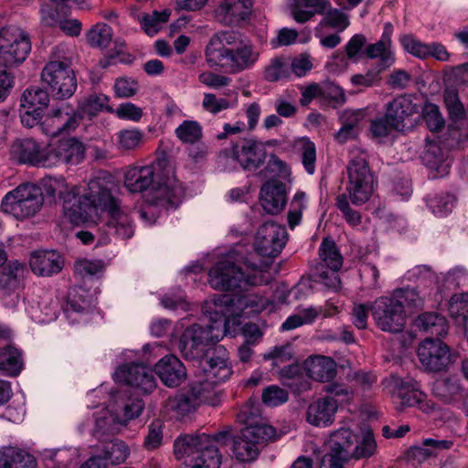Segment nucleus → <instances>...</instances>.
I'll return each mask as SVG.
<instances>
[{
  "instance_id": "69168bd1",
  "label": "nucleus",
  "mask_w": 468,
  "mask_h": 468,
  "mask_svg": "<svg viewBox=\"0 0 468 468\" xmlns=\"http://www.w3.org/2000/svg\"><path fill=\"white\" fill-rule=\"evenodd\" d=\"M337 271L324 270L323 265L314 267V276L317 278L318 282L332 291H338L341 288V281Z\"/></svg>"
},
{
  "instance_id": "13d9d810",
  "label": "nucleus",
  "mask_w": 468,
  "mask_h": 468,
  "mask_svg": "<svg viewBox=\"0 0 468 468\" xmlns=\"http://www.w3.org/2000/svg\"><path fill=\"white\" fill-rule=\"evenodd\" d=\"M107 102L108 98L103 94L89 95L79 103L80 115L94 116L107 105Z\"/></svg>"
},
{
  "instance_id": "338daca9",
  "label": "nucleus",
  "mask_w": 468,
  "mask_h": 468,
  "mask_svg": "<svg viewBox=\"0 0 468 468\" xmlns=\"http://www.w3.org/2000/svg\"><path fill=\"white\" fill-rule=\"evenodd\" d=\"M397 299L400 300V303L412 308H421L423 305V298L420 295L415 288L404 287L393 291Z\"/></svg>"
},
{
  "instance_id": "e2e57ef3",
  "label": "nucleus",
  "mask_w": 468,
  "mask_h": 468,
  "mask_svg": "<svg viewBox=\"0 0 468 468\" xmlns=\"http://www.w3.org/2000/svg\"><path fill=\"white\" fill-rule=\"evenodd\" d=\"M397 125L386 114L371 121L370 133L373 138H385L393 132H399Z\"/></svg>"
},
{
  "instance_id": "f704fd0d",
  "label": "nucleus",
  "mask_w": 468,
  "mask_h": 468,
  "mask_svg": "<svg viewBox=\"0 0 468 468\" xmlns=\"http://www.w3.org/2000/svg\"><path fill=\"white\" fill-rule=\"evenodd\" d=\"M144 409V402L138 397L122 399L112 407V412L116 422L125 424L140 416Z\"/></svg>"
},
{
  "instance_id": "7c9ffc66",
  "label": "nucleus",
  "mask_w": 468,
  "mask_h": 468,
  "mask_svg": "<svg viewBox=\"0 0 468 468\" xmlns=\"http://www.w3.org/2000/svg\"><path fill=\"white\" fill-rule=\"evenodd\" d=\"M417 112V106L407 96H399L386 106V115L402 131L405 121Z\"/></svg>"
},
{
  "instance_id": "4468645a",
  "label": "nucleus",
  "mask_w": 468,
  "mask_h": 468,
  "mask_svg": "<svg viewBox=\"0 0 468 468\" xmlns=\"http://www.w3.org/2000/svg\"><path fill=\"white\" fill-rule=\"evenodd\" d=\"M185 196V190L174 175L158 177L145 197L151 207L167 208L176 207Z\"/></svg>"
},
{
  "instance_id": "cd10ccee",
  "label": "nucleus",
  "mask_w": 468,
  "mask_h": 468,
  "mask_svg": "<svg viewBox=\"0 0 468 468\" xmlns=\"http://www.w3.org/2000/svg\"><path fill=\"white\" fill-rule=\"evenodd\" d=\"M156 179L154 165L133 166L125 172L124 186L132 193H141L151 188Z\"/></svg>"
},
{
  "instance_id": "bf43d9fd",
  "label": "nucleus",
  "mask_w": 468,
  "mask_h": 468,
  "mask_svg": "<svg viewBox=\"0 0 468 468\" xmlns=\"http://www.w3.org/2000/svg\"><path fill=\"white\" fill-rule=\"evenodd\" d=\"M399 42L404 50L412 56L421 59L429 57V44L421 42L413 35H403L399 37Z\"/></svg>"
},
{
  "instance_id": "09e8293b",
  "label": "nucleus",
  "mask_w": 468,
  "mask_h": 468,
  "mask_svg": "<svg viewBox=\"0 0 468 468\" xmlns=\"http://www.w3.org/2000/svg\"><path fill=\"white\" fill-rule=\"evenodd\" d=\"M294 146L300 153L304 170L309 175H313L315 171L316 163V148L314 144L308 138L303 137L294 142Z\"/></svg>"
},
{
  "instance_id": "58836bf2",
  "label": "nucleus",
  "mask_w": 468,
  "mask_h": 468,
  "mask_svg": "<svg viewBox=\"0 0 468 468\" xmlns=\"http://www.w3.org/2000/svg\"><path fill=\"white\" fill-rule=\"evenodd\" d=\"M377 442L370 429H361L356 434L350 458L368 459L377 452Z\"/></svg>"
},
{
  "instance_id": "dca6fc26",
  "label": "nucleus",
  "mask_w": 468,
  "mask_h": 468,
  "mask_svg": "<svg viewBox=\"0 0 468 468\" xmlns=\"http://www.w3.org/2000/svg\"><path fill=\"white\" fill-rule=\"evenodd\" d=\"M417 325L424 332L435 335L436 337H427L420 344L423 351H450L447 344L443 343L441 336L447 334L448 325L446 319L437 313H424L419 315Z\"/></svg>"
},
{
  "instance_id": "6e6552de",
  "label": "nucleus",
  "mask_w": 468,
  "mask_h": 468,
  "mask_svg": "<svg viewBox=\"0 0 468 468\" xmlns=\"http://www.w3.org/2000/svg\"><path fill=\"white\" fill-rule=\"evenodd\" d=\"M44 202L39 187L33 184H23L9 191L2 199L1 208L16 219H25L36 215Z\"/></svg>"
},
{
  "instance_id": "20e7f679",
  "label": "nucleus",
  "mask_w": 468,
  "mask_h": 468,
  "mask_svg": "<svg viewBox=\"0 0 468 468\" xmlns=\"http://www.w3.org/2000/svg\"><path fill=\"white\" fill-rule=\"evenodd\" d=\"M259 58L260 53L253 44L234 31L214 34L205 48L208 67L228 74H238L253 68Z\"/></svg>"
},
{
  "instance_id": "5701e85b",
  "label": "nucleus",
  "mask_w": 468,
  "mask_h": 468,
  "mask_svg": "<svg viewBox=\"0 0 468 468\" xmlns=\"http://www.w3.org/2000/svg\"><path fill=\"white\" fill-rule=\"evenodd\" d=\"M338 410L337 400L330 396L320 398L307 409L306 420L316 427L330 426Z\"/></svg>"
},
{
  "instance_id": "bb28decb",
  "label": "nucleus",
  "mask_w": 468,
  "mask_h": 468,
  "mask_svg": "<svg viewBox=\"0 0 468 468\" xmlns=\"http://www.w3.org/2000/svg\"><path fill=\"white\" fill-rule=\"evenodd\" d=\"M356 434L357 432L348 428H341L334 431L327 441L331 452L325 456H332L341 463L350 459Z\"/></svg>"
},
{
  "instance_id": "c9c22d12",
  "label": "nucleus",
  "mask_w": 468,
  "mask_h": 468,
  "mask_svg": "<svg viewBox=\"0 0 468 468\" xmlns=\"http://www.w3.org/2000/svg\"><path fill=\"white\" fill-rule=\"evenodd\" d=\"M419 360L426 371L446 370L458 358V353H417Z\"/></svg>"
},
{
  "instance_id": "ea45409f",
  "label": "nucleus",
  "mask_w": 468,
  "mask_h": 468,
  "mask_svg": "<svg viewBox=\"0 0 468 468\" xmlns=\"http://www.w3.org/2000/svg\"><path fill=\"white\" fill-rule=\"evenodd\" d=\"M433 394L442 401L451 403L462 397L459 378L455 377L437 379L432 388Z\"/></svg>"
},
{
  "instance_id": "f257e3e1",
  "label": "nucleus",
  "mask_w": 468,
  "mask_h": 468,
  "mask_svg": "<svg viewBox=\"0 0 468 468\" xmlns=\"http://www.w3.org/2000/svg\"><path fill=\"white\" fill-rule=\"evenodd\" d=\"M53 194L62 201L64 217L72 224L97 223L108 218L105 231L120 239H128L134 234L130 215L121 207V202L112 192V182L106 173L92 177L84 189L69 186L63 177L53 178L49 184Z\"/></svg>"
},
{
  "instance_id": "8fccbe9b",
  "label": "nucleus",
  "mask_w": 468,
  "mask_h": 468,
  "mask_svg": "<svg viewBox=\"0 0 468 468\" xmlns=\"http://www.w3.org/2000/svg\"><path fill=\"white\" fill-rule=\"evenodd\" d=\"M403 279L408 282H418L424 287H430L439 282V276L428 265L413 267L405 273Z\"/></svg>"
},
{
  "instance_id": "774afa93",
  "label": "nucleus",
  "mask_w": 468,
  "mask_h": 468,
  "mask_svg": "<svg viewBox=\"0 0 468 468\" xmlns=\"http://www.w3.org/2000/svg\"><path fill=\"white\" fill-rule=\"evenodd\" d=\"M262 336L258 325L254 324H246L241 328L240 337L242 339L241 346H239L238 351H248L250 346H254L258 343Z\"/></svg>"
},
{
  "instance_id": "79ce46f5",
  "label": "nucleus",
  "mask_w": 468,
  "mask_h": 468,
  "mask_svg": "<svg viewBox=\"0 0 468 468\" xmlns=\"http://www.w3.org/2000/svg\"><path fill=\"white\" fill-rule=\"evenodd\" d=\"M292 69V61L290 57L277 56L265 68L264 79L268 81H278L289 78Z\"/></svg>"
},
{
  "instance_id": "4be33fe9",
  "label": "nucleus",
  "mask_w": 468,
  "mask_h": 468,
  "mask_svg": "<svg viewBox=\"0 0 468 468\" xmlns=\"http://www.w3.org/2000/svg\"><path fill=\"white\" fill-rule=\"evenodd\" d=\"M424 165L430 170L432 179L443 177L449 174L451 161L447 151L435 142L428 143L421 155Z\"/></svg>"
},
{
  "instance_id": "39448f33",
  "label": "nucleus",
  "mask_w": 468,
  "mask_h": 468,
  "mask_svg": "<svg viewBox=\"0 0 468 468\" xmlns=\"http://www.w3.org/2000/svg\"><path fill=\"white\" fill-rule=\"evenodd\" d=\"M229 431H222L213 436L205 433L181 436L175 441V454L184 459L181 468H219L222 456L218 447L227 443Z\"/></svg>"
},
{
  "instance_id": "680f3d73",
  "label": "nucleus",
  "mask_w": 468,
  "mask_h": 468,
  "mask_svg": "<svg viewBox=\"0 0 468 468\" xmlns=\"http://www.w3.org/2000/svg\"><path fill=\"white\" fill-rule=\"evenodd\" d=\"M200 405L197 399L190 394V390L187 393L177 394L174 398L169 399V406L181 415H186Z\"/></svg>"
},
{
  "instance_id": "de8ad7c7",
  "label": "nucleus",
  "mask_w": 468,
  "mask_h": 468,
  "mask_svg": "<svg viewBox=\"0 0 468 468\" xmlns=\"http://www.w3.org/2000/svg\"><path fill=\"white\" fill-rule=\"evenodd\" d=\"M455 201L456 199L453 195L443 192L435 194L426 199L427 206L431 211L438 217H444L451 213Z\"/></svg>"
},
{
  "instance_id": "0eeeda50",
  "label": "nucleus",
  "mask_w": 468,
  "mask_h": 468,
  "mask_svg": "<svg viewBox=\"0 0 468 468\" xmlns=\"http://www.w3.org/2000/svg\"><path fill=\"white\" fill-rule=\"evenodd\" d=\"M346 192L350 202L360 206L367 202L374 191V176L364 152L353 153L346 166Z\"/></svg>"
},
{
  "instance_id": "393cba45",
  "label": "nucleus",
  "mask_w": 468,
  "mask_h": 468,
  "mask_svg": "<svg viewBox=\"0 0 468 468\" xmlns=\"http://www.w3.org/2000/svg\"><path fill=\"white\" fill-rule=\"evenodd\" d=\"M63 259L55 250H37L31 254L29 266L37 276L48 277L58 273L63 268Z\"/></svg>"
},
{
  "instance_id": "49530a36",
  "label": "nucleus",
  "mask_w": 468,
  "mask_h": 468,
  "mask_svg": "<svg viewBox=\"0 0 468 468\" xmlns=\"http://www.w3.org/2000/svg\"><path fill=\"white\" fill-rule=\"evenodd\" d=\"M48 101L49 97L45 90L37 86L30 87L22 94L21 108L37 109L43 112V109L47 107Z\"/></svg>"
},
{
  "instance_id": "5fc2aeb1",
  "label": "nucleus",
  "mask_w": 468,
  "mask_h": 468,
  "mask_svg": "<svg viewBox=\"0 0 468 468\" xmlns=\"http://www.w3.org/2000/svg\"><path fill=\"white\" fill-rule=\"evenodd\" d=\"M58 310V301L48 299L39 303L37 309L33 310L31 315L37 323L45 324L56 320Z\"/></svg>"
},
{
  "instance_id": "c756f323",
  "label": "nucleus",
  "mask_w": 468,
  "mask_h": 468,
  "mask_svg": "<svg viewBox=\"0 0 468 468\" xmlns=\"http://www.w3.org/2000/svg\"><path fill=\"white\" fill-rule=\"evenodd\" d=\"M308 376L320 382H329L336 376L335 362L324 356H312L304 362Z\"/></svg>"
},
{
  "instance_id": "6ab92c4d",
  "label": "nucleus",
  "mask_w": 468,
  "mask_h": 468,
  "mask_svg": "<svg viewBox=\"0 0 468 468\" xmlns=\"http://www.w3.org/2000/svg\"><path fill=\"white\" fill-rule=\"evenodd\" d=\"M199 373L222 383L233 373L231 363L225 353H200Z\"/></svg>"
},
{
  "instance_id": "1a4fd4ad",
  "label": "nucleus",
  "mask_w": 468,
  "mask_h": 468,
  "mask_svg": "<svg viewBox=\"0 0 468 468\" xmlns=\"http://www.w3.org/2000/svg\"><path fill=\"white\" fill-rule=\"evenodd\" d=\"M266 153L252 140L233 144L223 149L218 156V164L224 170L231 171L241 166L244 170L255 171L265 161Z\"/></svg>"
},
{
  "instance_id": "f03ea898",
  "label": "nucleus",
  "mask_w": 468,
  "mask_h": 468,
  "mask_svg": "<svg viewBox=\"0 0 468 468\" xmlns=\"http://www.w3.org/2000/svg\"><path fill=\"white\" fill-rule=\"evenodd\" d=\"M285 229L274 222L262 224L255 236L254 254L240 266L241 257L232 250L209 270L208 283L213 289L245 288L248 285L269 283L272 279L270 268L286 243Z\"/></svg>"
},
{
  "instance_id": "37998d69",
  "label": "nucleus",
  "mask_w": 468,
  "mask_h": 468,
  "mask_svg": "<svg viewBox=\"0 0 468 468\" xmlns=\"http://www.w3.org/2000/svg\"><path fill=\"white\" fill-rule=\"evenodd\" d=\"M144 133L137 128L122 129L116 133V146L122 152H132L144 144Z\"/></svg>"
},
{
  "instance_id": "2f4dec72",
  "label": "nucleus",
  "mask_w": 468,
  "mask_h": 468,
  "mask_svg": "<svg viewBox=\"0 0 468 468\" xmlns=\"http://www.w3.org/2000/svg\"><path fill=\"white\" fill-rule=\"evenodd\" d=\"M27 273L25 264L14 261L0 271V295H7L18 289Z\"/></svg>"
},
{
  "instance_id": "052dcab7",
  "label": "nucleus",
  "mask_w": 468,
  "mask_h": 468,
  "mask_svg": "<svg viewBox=\"0 0 468 468\" xmlns=\"http://www.w3.org/2000/svg\"><path fill=\"white\" fill-rule=\"evenodd\" d=\"M290 166L278 156L272 154L270 156L264 169L261 171V175L266 178H285L290 176Z\"/></svg>"
},
{
  "instance_id": "72a5a7b5",
  "label": "nucleus",
  "mask_w": 468,
  "mask_h": 468,
  "mask_svg": "<svg viewBox=\"0 0 468 468\" xmlns=\"http://www.w3.org/2000/svg\"><path fill=\"white\" fill-rule=\"evenodd\" d=\"M36 460L27 452L16 447H4L0 451V468H36Z\"/></svg>"
},
{
  "instance_id": "ddd939ff",
  "label": "nucleus",
  "mask_w": 468,
  "mask_h": 468,
  "mask_svg": "<svg viewBox=\"0 0 468 468\" xmlns=\"http://www.w3.org/2000/svg\"><path fill=\"white\" fill-rule=\"evenodd\" d=\"M82 118L80 112L69 103L52 107L40 122L42 132L48 136L55 137L60 133L74 131Z\"/></svg>"
},
{
  "instance_id": "f8f14e48",
  "label": "nucleus",
  "mask_w": 468,
  "mask_h": 468,
  "mask_svg": "<svg viewBox=\"0 0 468 468\" xmlns=\"http://www.w3.org/2000/svg\"><path fill=\"white\" fill-rule=\"evenodd\" d=\"M41 79L57 99H66L73 95L77 81L73 70L65 61L53 60L42 69Z\"/></svg>"
},
{
  "instance_id": "c85d7f7f",
  "label": "nucleus",
  "mask_w": 468,
  "mask_h": 468,
  "mask_svg": "<svg viewBox=\"0 0 468 468\" xmlns=\"http://www.w3.org/2000/svg\"><path fill=\"white\" fill-rule=\"evenodd\" d=\"M219 384L198 372L189 385L190 394L197 399L199 404L207 403L215 406L219 402V391L218 389Z\"/></svg>"
},
{
  "instance_id": "603ef678",
  "label": "nucleus",
  "mask_w": 468,
  "mask_h": 468,
  "mask_svg": "<svg viewBox=\"0 0 468 468\" xmlns=\"http://www.w3.org/2000/svg\"><path fill=\"white\" fill-rule=\"evenodd\" d=\"M176 136L183 143L193 144L202 137V126L197 121L186 120L176 130Z\"/></svg>"
},
{
  "instance_id": "a878e982",
  "label": "nucleus",
  "mask_w": 468,
  "mask_h": 468,
  "mask_svg": "<svg viewBox=\"0 0 468 468\" xmlns=\"http://www.w3.org/2000/svg\"><path fill=\"white\" fill-rule=\"evenodd\" d=\"M251 8V0H222L216 9V17L224 25H235L247 18Z\"/></svg>"
},
{
  "instance_id": "c03bdc74",
  "label": "nucleus",
  "mask_w": 468,
  "mask_h": 468,
  "mask_svg": "<svg viewBox=\"0 0 468 468\" xmlns=\"http://www.w3.org/2000/svg\"><path fill=\"white\" fill-rule=\"evenodd\" d=\"M366 56L370 59H378L381 69H386L395 62V54L392 48L383 42L377 41L369 44L365 49Z\"/></svg>"
},
{
  "instance_id": "0e129e2a",
  "label": "nucleus",
  "mask_w": 468,
  "mask_h": 468,
  "mask_svg": "<svg viewBox=\"0 0 468 468\" xmlns=\"http://www.w3.org/2000/svg\"><path fill=\"white\" fill-rule=\"evenodd\" d=\"M289 399L286 390L276 385H271L262 390L261 400L268 407H277L285 403Z\"/></svg>"
},
{
  "instance_id": "3c124183",
  "label": "nucleus",
  "mask_w": 468,
  "mask_h": 468,
  "mask_svg": "<svg viewBox=\"0 0 468 468\" xmlns=\"http://www.w3.org/2000/svg\"><path fill=\"white\" fill-rule=\"evenodd\" d=\"M112 29L104 23L94 25L87 33V41L91 47L105 48L112 39Z\"/></svg>"
},
{
  "instance_id": "2eb2a0df",
  "label": "nucleus",
  "mask_w": 468,
  "mask_h": 468,
  "mask_svg": "<svg viewBox=\"0 0 468 468\" xmlns=\"http://www.w3.org/2000/svg\"><path fill=\"white\" fill-rule=\"evenodd\" d=\"M383 389L400 406L413 407L424 401L426 396L411 378H400L395 374L382 381Z\"/></svg>"
},
{
  "instance_id": "864d4df0",
  "label": "nucleus",
  "mask_w": 468,
  "mask_h": 468,
  "mask_svg": "<svg viewBox=\"0 0 468 468\" xmlns=\"http://www.w3.org/2000/svg\"><path fill=\"white\" fill-rule=\"evenodd\" d=\"M23 367L20 353H0V375L14 378L21 373Z\"/></svg>"
},
{
  "instance_id": "473e14b6",
  "label": "nucleus",
  "mask_w": 468,
  "mask_h": 468,
  "mask_svg": "<svg viewBox=\"0 0 468 468\" xmlns=\"http://www.w3.org/2000/svg\"><path fill=\"white\" fill-rule=\"evenodd\" d=\"M85 294L86 292L81 288L69 292L65 313L70 323L86 321L84 317L90 314V302Z\"/></svg>"
},
{
  "instance_id": "412c9836",
  "label": "nucleus",
  "mask_w": 468,
  "mask_h": 468,
  "mask_svg": "<svg viewBox=\"0 0 468 468\" xmlns=\"http://www.w3.org/2000/svg\"><path fill=\"white\" fill-rule=\"evenodd\" d=\"M154 373L167 388H176L186 378L184 364L173 354H168L154 365Z\"/></svg>"
},
{
  "instance_id": "e433bc0d",
  "label": "nucleus",
  "mask_w": 468,
  "mask_h": 468,
  "mask_svg": "<svg viewBox=\"0 0 468 468\" xmlns=\"http://www.w3.org/2000/svg\"><path fill=\"white\" fill-rule=\"evenodd\" d=\"M319 257L321 262L316 266L323 265L324 270L339 271L343 265V257L331 238H324L319 247Z\"/></svg>"
},
{
  "instance_id": "a18cd8bd",
  "label": "nucleus",
  "mask_w": 468,
  "mask_h": 468,
  "mask_svg": "<svg viewBox=\"0 0 468 468\" xmlns=\"http://www.w3.org/2000/svg\"><path fill=\"white\" fill-rule=\"evenodd\" d=\"M170 15L171 11L168 9L153 11L151 14L140 15L138 20L144 32L149 36H154L160 30L162 25L168 21Z\"/></svg>"
},
{
  "instance_id": "aec40b11",
  "label": "nucleus",
  "mask_w": 468,
  "mask_h": 468,
  "mask_svg": "<svg viewBox=\"0 0 468 468\" xmlns=\"http://www.w3.org/2000/svg\"><path fill=\"white\" fill-rule=\"evenodd\" d=\"M14 159L21 164L48 167V148H43L31 138L16 141L11 147Z\"/></svg>"
},
{
  "instance_id": "4d7b16f0",
  "label": "nucleus",
  "mask_w": 468,
  "mask_h": 468,
  "mask_svg": "<svg viewBox=\"0 0 468 468\" xmlns=\"http://www.w3.org/2000/svg\"><path fill=\"white\" fill-rule=\"evenodd\" d=\"M345 10L332 7L331 5L326 7L323 13L324 16L322 23L337 31H344L350 24L348 16L344 12Z\"/></svg>"
},
{
  "instance_id": "a19ab883",
  "label": "nucleus",
  "mask_w": 468,
  "mask_h": 468,
  "mask_svg": "<svg viewBox=\"0 0 468 468\" xmlns=\"http://www.w3.org/2000/svg\"><path fill=\"white\" fill-rule=\"evenodd\" d=\"M456 442V436L450 439H425L420 446L414 448V454L418 457L428 458L452 449Z\"/></svg>"
},
{
  "instance_id": "b1692460",
  "label": "nucleus",
  "mask_w": 468,
  "mask_h": 468,
  "mask_svg": "<svg viewBox=\"0 0 468 468\" xmlns=\"http://www.w3.org/2000/svg\"><path fill=\"white\" fill-rule=\"evenodd\" d=\"M260 200L262 208L267 213H280L287 204L285 186L273 180L266 182L261 188Z\"/></svg>"
},
{
  "instance_id": "4c0bfd02",
  "label": "nucleus",
  "mask_w": 468,
  "mask_h": 468,
  "mask_svg": "<svg viewBox=\"0 0 468 468\" xmlns=\"http://www.w3.org/2000/svg\"><path fill=\"white\" fill-rule=\"evenodd\" d=\"M330 6L329 0H294V21L304 23Z\"/></svg>"
},
{
  "instance_id": "6e6d98bb",
  "label": "nucleus",
  "mask_w": 468,
  "mask_h": 468,
  "mask_svg": "<svg viewBox=\"0 0 468 468\" xmlns=\"http://www.w3.org/2000/svg\"><path fill=\"white\" fill-rule=\"evenodd\" d=\"M130 454L128 446L122 441H112L105 446L101 461H110L112 464H121Z\"/></svg>"
},
{
  "instance_id": "a211bd4d",
  "label": "nucleus",
  "mask_w": 468,
  "mask_h": 468,
  "mask_svg": "<svg viewBox=\"0 0 468 468\" xmlns=\"http://www.w3.org/2000/svg\"><path fill=\"white\" fill-rule=\"evenodd\" d=\"M117 376L144 394L153 392L156 386V379L153 369L144 364L124 365L118 368Z\"/></svg>"
},
{
  "instance_id": "423d86ee",
  "label": "nucleus",
  "mask_w": 468,
  "mask_h": 468,
  "mask_svg": "<svg viewBox=\"0 0 468 468\" xmlns=\"http://www.w3.org/2000/svg\"><path fill=\"white\" fill-rule=\"evenodd\" d=\"M238 418L245 427L233 440V454L239 462H253L263 445L275 438V430L262 420L258 414V410L252 406H244Z\"/></svg>"
},
{
  "instance_id": "9d476101",
  "label": "nucleus",
  "mask_w": 468,
  "mask_h": 468,
  "mask_svg": "<svg viewBox=\"0 0 468 468\" xmlns=\"http://www.w3.org/2000/svg\"><path fill=\"white\" fill-rule=\"evenodd\" d=\"M31 50L28 34L22 28L10 26L0 30V64L16 67L23 63Z\"/></svg>"
},
{
  "instance_id": "7ed1b4c3",
  "label": "nucleus",
  "mask_w": 468,
  "mask_h": 468,
  "mask_svg": "<svg viewBox=\"0 0 468 468\" xmlns=\"http://www.w3.org/2000/svg\"><path fill=\"white\" fill-rule=\"evenodd\" d=\"M251 285L244 288L218 289L233 294H221L205 303L203 314L210 324L207 326L193 324L187 327L173 347L180 351H192L221 340L225 335L236 333L240 325L239 317L247 313H260L267 308L269 300L258 294H241Z\"/></svg>"
},
{
  "instance_id": "9b49d317",
  "label": "nucleus",
  "mask_w": 468,
  "mask_h": 468,
  "mask_svg": "<svg viewBox=\"0 0 468 468\" xmlns=\"http://www.w3.org/2000/svg\"><path fill=\"white\" fill-rule=\"evenodd\" d=\"M372 317L379 329L385 332H401L406 324V311L400 300L392 292L381 296L371 304Z\"/></svg>"
},
{
  "instance_id": "f3484780",
  "label": "nucleus",
  "mask_w": 468,
  "mask_h": 468,
  "mask_svg": "<svg viewBox=\"0 0 468 468\" xmlns=\"http://www.w3.org/2000/svg\"><path fill=\"white\" fill-rule=\"evenodd\" d=\"M85 155L84 144L76 138L60 140L48 147V167L59 164H80Z\"/></svg>"
}]
</instances>
